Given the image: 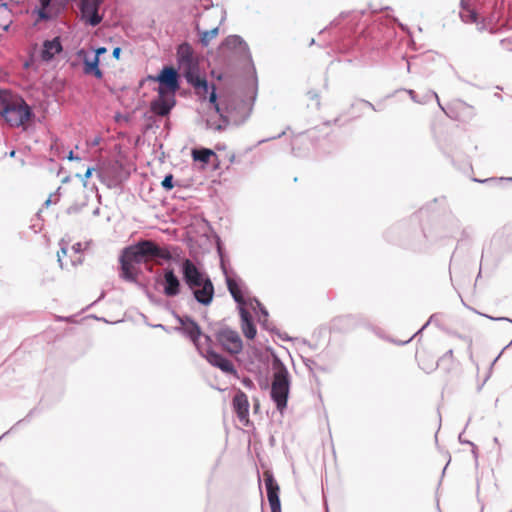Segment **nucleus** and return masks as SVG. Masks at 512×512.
<instances>
[{"label": "nucleus", "instance_id": "1", "mask_svg": "<svg viewBox=\"0 0 512 512\" xmlns=\"http://www.w3.org/2000/svg\"><path fill=\"white\" fill-rule=\"evenodd\" d=\"M171 253L160 248L153 241L143 240L125 248L120 257L121 276L128 281H135L139 274V265L154 259L170 260Z\"/></svg>", "mask_w": 512, "mask_h": 512}, {"label": "nucleus", "instance_id": "2", "mask_svg": "<svg viewBox=\"0 0 512 512\" xmlns=\"http://www.w3.org/2000/svg\"><path fill=\"white\" fill-rule=\"evenodd\" d=\"M181 271L183 280L193 291L195 299L203 305H209L214 297V286L209 276L190 259L183 260Z\"/></svg>", "mask_w": 512, "mask_h": 512}, {"label": "nucleus", "instance_id": "3", "mask_svg": "<svg viewBox=\"0 0 512 512\" xmlns=\"http://www.w3.org/2000/svg\"><path fill=\"white\" fill-rule=\"evenodd\" d=\"M289 390V372L283 364H278L274 368L271 384V398L280 412H283L287 406Z\"/></svg>", "mask_w": 512, "mask_h": 512}, {"label": "nucleus", "instance_id": "4", "mask_svg": "<svg viewBox=\"0 0 512 512\" xmlns=\"http://www.w3.org/2000/svg\"><path fill=\"white\" fill-rule=\"evenodd\" d=\"M1 116L11 127H20L30 121L32 112L21 97L13 95Z\"/></svg>", "mask_w": 512, "mask_h": 512}, {"label": "nucleus", "instance_id": "5", "mask_svg": "<svg viewBox=\"0 0 512 512\" xmlns=\"http://www.w3.org/2000/svg\"><path fill=\"white\" fill-rule=\"evenodd\" d=\"M216 339L222 348L232 355L239 354L243 349V342L239 333L228 327L219 329L216 333Z\"/></svg>", "mask_w": 512, "mask_h": 512}, {"label": "nucleus", "instance_id": "6", "mask_svg": "<svg viewBox=\"0 0 512 512\" xmlns=\"http://www.w3.org/2000/svg\"><path fill=\"white\" fill-rule=\"evenodd\" d=\"M175 103L174 94L165 93L164 87L158 88V98L151 102L150 109L158 116H167Z\"/></svg>", "mask_w": 512, "mask_h": 512}, {"label": "nucleus", "instance_id": "7", "mask_svg": "<svg viewBox=\"0 0 512 512\" xmlns=\"http://www.w3.org/2000/svg\"><path fill=\"white\" fill-rule=\"evenodd\" d=\"M177 59L180 68H182L186 74V78L193 75V69L196 66V61L193 49L189 43H182L178 46Z\"/></svg>", "mask_w": 512, "mask_h": 512}, {"label": "nucleus", "instance_id": "8", "mask_svg": "<svg viewBox=\"0 0 512 512\" xmlns=\"http://www.w3.org/2000/svg\"><path fill=\"white\" fill-rule=\"evenodd\" d=\"M264 482L271 512H281V504L279 499L280 487L274 479L272 473L269 471L264 472Z\"/></svg>", "mask_w": 512, "mask_h": 512}, {"label": "nucleus", "instance_id": "9", "mask_svg": "<svg viewBox=\"0 0 512 512\" xmlns=\"http://www.w3.org/2000/svg\"><path fill=\"white\" fill-rule=\"evenodd\" d=\"M159 82L158 88H163L165 93L174 94L179 88L178 74L173 67H164L160 74L156 77Z\"/></svg>", "mask_w": 512, "mask_h": 512}, {"label": "nucleus", "instance_id": "10", "mask_svg": "<svg viewBox=\"0 0 512 512\" xmlns=\"http://www.w3.org/2000/svg\"><path fill=\"white\" fill-rule=\"evenodd\" d=\"M232 405L235 413L237 414V417L239 421L244 425L248 426L250 423L249 420V401L247 395L241 391L238 390L237 393L234 395L232 400Z\"/></svg>", "mask_w": 512, "mask_h": 512}, {"label": "nucleus", "instance_id": "11", "mask_svg": "<svg viewBox=\"0 0 512 512\" xmlns=\"http://www.w3.org/2000/svg\"><path fill=\"white\" fill-rule=\"evenodd\" d=\"M80 246V244H77V246H72L70 250L64 247L61 248L57 253L61 268H68L69 266L82 263L83 258L80 252Z\"/></svg>", "mask_w": 512, "mask_h": 512}, {"label": "nucleus", "instance_id": "12", "mask_svg": "<svg viewBox=\"0 0 512 512\" xmlns=\"http://www.w3.org/2000/svg\"><path fill=\"white\" fill-rule=\"evenodd\" d=\"M187 80L194 86L196 93L199 96L205 98L209 94V102L214 104L216 110H218V105L216 103L217 96L214 86H212V91L209 93V86L206 79L201 78L199 76H194L193 74L190 77H187Z\"/></svg>", "mask_w": 512, "mask_h": 512}, {"label": "nucleus", "instance_id": "13", "mask_svg": "<svg viewBox=\"0 0 512 512\" xmlns=\"http://www.w3.org/2000/svg\"><path fill=\"white\" fill-rule=\"evenodd\" d=\"M80 10L86 23L96 26L101 22L102 18L98 14V7L90 0H81Z\"/></svg>", "mask_w": 512, "mask_h": 512}, {"label": "nucleus", "instance_id": "14", "mask_svg": "<svg viewBox=\"0 0 512 512\" xmlns=\"http://www.w3.org/2000/svg\"><path fill=\"white\" fill-rule=\"evenodd\" d=\"M164 293L168 297H174L180 293V281L172 269L164 273Z\"/></svg>", "mask_w": 512, "mask_h": 512}, {"label": "nucleus", "instance_id": "15", "mask_svg": "<svg viewBox=\"0 0 512 512\" xmlns=\"http://www.w3.org/2000/svg\"><path fill=\"white\" fill-rule=\"evenodd\" d=\"M206 359L211 365L218 367L225 373H236L233 363L219 353H209Z\"/></svg>", "mask_w": 512, "mask_h": 512}, {"label": "nucleus", "instance_id": "16", "mask_svg": "<svg viewBox=\"0 0 512 512\" xmlns=\"http://www.w3.org/2000/svg\"><path fill=\"white\" fill-rule=\"evenodd\" d=\"M179 322L181 324V330L183 333L189 337V339L193 342L196 338H199L202 333L200 326L190 317H181L179 318Z\"/></svg>", "mask_w": 512, "mask_h": 512}, {"label": "nucleus", "instance_id": "17", "mask_svg": "<svg viewBox=\"0 0 512 512\" xmlns=\"http://www.w3.org/2000/svg\"><path fill=\"white\" fill-rule=\"evenodd\" d=\"M79 56H84V73L87 75H94L96 78L101 79L103 74L102 71L99 69V59L97 56H93L92 58H89L84 50H80L78 52Z\"/></svg>", "mask_w": 512, "mask_h": 512}, {"label": "nucleus", "instance_id": "18", "mask_svg": "<svg viewBox=\"0 0 512 512\" xmlns=\"http://www.w3.org/2000/svg\"><path fill=\"white\" fill-rule=\"evenodd\" d=\"M240 316H241V329L243 334L248 339H254L257 333L256 327L252 321V317L250 313L244 309L240 308Z\"/></svg>", "mask_w": 512, "mask_h": 512}, {"label": "nucleus", "instance_id": "19", "mask_svg": "<svg viewBox=\"0 0 512 512\" xmlns=\"http://www.w3.org/2000/svg\"><path fill=\"white\" fill-rule=\"evenodd\" d=\"M62 51V45L60 39L58 37L47 40L43 44V50L41 53V57L45 61L51 60L56 54Z\"/></svg>", "mask_w": 512, "mask_h": 512}, {"label": "nucleus", "instance_id": "20", "mask_svg": "<svg viewBox=\"0 0 512 512\" xmlns=\"http://www.w3.org/2000/svg\"><path fill=\"white\" fill-rule=\"evenodd\" d=\"M416 358L420 368L425 372H431L437 366L435 358L425 350L417 351Z\"/></svg>", "mask_w": 512, "mask_h": 512}, {"label": "nucleus", "instance_id": "21", "mask_svg": "<svg viewBox=\"0 0 512 512\" xmlns=\"http://www.w3.org/2000/svg\"><path fill=\"white\" fill-rule=\"evenodd\" d=\"M194 346L199 351V353L207 358L209 353H214L212 350V339L203 333L200 334L199 338H196L193 341Z\"/></svg>", "mask_w": 512, "mask_h": 512}, {"label": "nucleus", "instance_id": "22", "mask_svg": "<svg viewBox=\"0 0 512 512\" xmlns=\"http://www.w3.org/2000/svg\"><path fill=\"white\" fill-rule=\"evenodd\" d=\"M191 156H192V159L196 162L208 164L210 162L211 157H216V154L211 149L200 148V149H193L191 152Z\"/></svg>", "mask_w": 512, "mask_h": 512}, {"label": "nucleus", "instance_id": "23", "mask_svg": "<svg viewBox=\"0 0 512 512\" xmlns=\"http://www.w3.org/2000/svg\"><path fill=\"white\" fill-rule=\"evenodd\" d=\"M227 287H228L230 294L232 295V297L234 298V300L237 303H239V304L245 303L241 288L235 279L227 278Z\"/></svg>", "mask_w": 512, "mask_h": 512}, {"label": "nucleus", "instance_id": "24", "mask_svg": "<svg viewBox=\"0 0 512 512\" xmlns=\"http://www.w3.org/2000/svg\"><path fill=\"white\" fill-rule=\"evenodd\" d=\"M219 29L215 27L211 30H206L200 33V41L203 46H208L211 40L215 39L218 36Z\"/></svg>", "mask_w": 512, "mask_h": 512}, {"label": "nucleus", "instance_id": "25", "mask_svg": "<svg viewBox=\"0 0 512 512\" xmlns=\"http://www.w3.org/2000/svg\"><path fill=\"white\" fill-rule=\"evenodd\" d=\"M461 19L466 23H474L477 21V13L470 7L464 6L460 12Z\"/></svg>", "mask_w": 512, "mask_h": 512}, {"label": "nucleus", "instance_id": "26", "mask_svg": "<svg viewBox=\"0 0 512 512\" xmlns=\"http://www.w3.org/2000/svg\"><path fill=\"white\" fill-rule=\"evenodd\" d=\"M12 96H13V94L10 93L9 91L0 89V115L3 114L4 109L8 105Z\"/></svg>", "mask_w": 512, "mask_h": 512}, {"label": "nucleus", "instance_id": "27", "mask_svg": "<svg viewBox=\"0 0 512 512\" xmlns=\"http://www.w3.org/2000/svg\"><path fill=\"white\" fill-rule=\"evenodd\" d=\"M242 45V39L237 35L229 36L223 42V46L227 48H237Z\"/></svg>", "mask_w": 512, "mask_h": 512}, {"label": "nucleus", "instance_id": "28", "mask_svg": "<svg viewBox=\"0 0 512 512\" xmlns=\"http://www.w3.org/2000/svg\"><path fill=\"white\" fill-rule=\"evenodd\" d=\"M52 0H40L41 8L38 10V16L40 19H48L49 15L46 12V8L50 5Z\"/></svg>", "mask_w": 512, "mask_h": 512}, {"label": "nucleus", "instance_id": "29", "mask_svg": "<svg viewBox=\"0 0 512 512\" xmlns=\"http://www.w3.org/2000/svg\"><path fill=\"white\" fill-rule=\"evenodd\" d=\"M162 187L166 190H171L174 185H173V175L172 174H168L165 176V178L163 179L162 183H161Z\"/></svg>", "mask_w": 512, "mask_h": 512}, {"label": "nucleus", "instance_id": "30", "mask_svg": "<svg viewBox=\"0 0 512 512\" xmlns=\"http://www.w3.org/2000/svg\"><path fill=\"white\" fill-rule=\"evenodd\" d=\"M106 51H107V50H106V48H104V47H100V48H98V49L96 50V54H95L94 56H97V58L99 59V56H100L101 54L105 53Z\"/></svg>", "mask_w": 512, "mask_h": 512}, {"label": "nucleus", "instance_id": "31", "mask_svg": "<svg viewBox=\"0 0 512 512\" xmlns=\"http://www.w3.org/2000/svg\"><path fill=\"white\" fill-rule=\"evenodd\" d=\"M92 171H93V168H87V170H86V172H85V174H84V178H85V179L90 178V177H91V175H92Z\"/></svg>", "mask_w": 512, "mask_h": 512}, {"label": "nucleus", "instance_id": "32", "mask_svg": "<svg viewBox=\"0 0 512 512\" xmlns=\"http://www.w3.org/2000/svg\"><path fill=\"white\" fill-rule=\"evenodd\" d=\"M120 52H121V49H120L119 47H116V48L113 50V56H114L115 58H119Z\"/></svg>", "mask_w": 512, "mask_h": 512}, {"label": "nucleus", "instance_id": "33", "mask_svg": "<svg viewBox=\"0 0 512 512\" xmlns=\"http://www.w3.org/2000/svg\"><path fill=\"white\" fill-rule=\"evenodd\" d=\"M68 159H69V160H73V159H75V157L73 156V151H70V152H69ZM76 159H78V158L76 157Z\"/></svg>", "mask_w": 512, "mask_h": 512}, {"label": "nucleus", "instance_id": "34", "mask_svg": "<svg viewBox=\"0 0 512 512\" xmlns=\"http://www.w3.org/2000/svg\"><path fill=\"white\" fill-rule=\"evenodd\" d=\"M446 356H449L450 358H453V351H452V350H449V351L446 353Z\"/></svg>", "mask_w": 512, "mask_h": 512}, {"label": "nucleus", "instance_id": "35", "mask_svg": "<svg viewBox=\"0 0 512 512\" xmlns=\"http://www.w3.org/2000/svg\"><path fill=\"white\" fill-rule=\"evenodd\" d=\"M244 383H245L246 385H251V384H252V381H251V380H249V379H247V380H244Z\"/></svg>", "mask_w": 512, "mask_h": 512}, {"label": "nucleus", "instance_id": "36", "mask_svg": "<svg viewBox=\"0 0 512 512\" xmlns=\"http://www.w3.org/2000/svg\"><path fill=\"white\" fill-rule=\"evenodd\" d=\"M51 203V196L45 201V204L48 206Z\"/></svg>", "mask_w": 512, "mask_h": 512}, {"label": "nucleus", "instance_id": "37", "mask_svg": "<svg viewBox=\"0 0 512 512\" xmlns=\"http://www.w3.org/2000/svg\"><path fill=\"white\" fill-rule=\"evenodd\" d=\"M1 28H2V30H7L8 26H3Z\"/></svg>", "mask_w": 512, "mask_h": 512}]
</instances>
